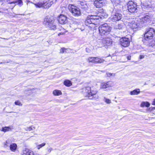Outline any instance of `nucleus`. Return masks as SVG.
I'll list each match as a JSON object with an SVG mask.
<instances>
[{"instance_id":"obj_1","label":"nucleus","mask_w":155,"mask_h":155,"mask_svg":"<svg viewBox=\"0 0 155 155\" xmlns=\"http://www.w3.org/2000/svg\"><path fill=\"white\" fill-rule=\"evenodd\" d=\"M97 15V14L96 13L94 15H88L85 21L86 25L91 28H94L97 24L96 21L101 18Z\"/></svg>"},{"instance_id":"obj_2","label":"nucleus","mask_w":155,"mask_h":155,"mask_svg":"<svg viewBox=\"0 0 155 155\" xmlns=\"http://www.w3.org/2000/svg\"><path fill=\"white\" fill-rule=\"evenodd\" d=\"M142 22L139 18H133L131 21L128 22V25L132 29H139L142 27Z\"/></svg>"},{"instance_id":"obj_3","label":"nucleus","mask_w":155,"mask_h":155,"mask_svg":"<svg viewBox=\"0 0 155 155\" xmlns=\"http://www.w3.org/2000/svg\"><path fill=\"white\" fill-rule=\"evenodd\" d=\"M44 24L51 29L55 30L56 28V26L54 23V21L53 17L46 16L44 19Z\"/></svg>"},{"instance_id":"obj_4","label":"nucleus","mask_w":155,"mask_h":155,"mask_svg":"<svg viewBox=\"0 0 155 155\" xmlns=\"http://www.w3.org/2000/svg\"><path fill=\"white\" fill-rule=\"evenodd\" d=\"M111 31V28L106 23L101 25L99 27V33L101 35H107Z\"/></svg>"},{"instance_id":"obj_5","label":"nucleus","mask_w":155,"mask_h":155,"mask_svg":"<svg viewBox=\"0 0 155 155\" xmlns=\"http://www.w3.org/2000/svg\"><path fill=\"white\" fill-rule=\"evenodd\" d=\"M154 33L155 31L153 28H147L144 34V39L143 40V41H145V40L148 41L152 39Z\"/></svg>"},{"instance_id":"obj_6","label":"nucleus","mask_w":155,"mask_h":155,"mask_svg":"<svg viewBox=\"0 0 155 155\" xmlns=\"http://www.w3.org/2000/svg\"><path fill=\"white\" fill-rule=\"evenodd\" d=\"M85 91L86 92L88 93L89 98L91 99L95 98L93 96L95 95L97 92V90L93 87H86L85 88Z\"/></svg>"},{"instance_id":"obj_7","label":"nucleus","mask_w":155,"mask_h":155,"mask_svg":"<svg viewBox=\"0 0 155 155\" xmlns=\"http://www.w3.org/2000/svg\"><path fill=\"white\" fill-rule=\"evenodd\" d=\"M68 8L72 15L75 16H78L81 14L80 9L77 6L72 4H70Z\"/></svg>"},{"instance_id":"obj_8","label":"nucleus","mask_w":155,"mask_h":155,"mask_svg":"<svg viewBox=\"0 0 155 155\" xmlns=\"http://www.w3.org/2000/svg\"><path fill=\"white\" fill-rule=\"evenodd\" d=\"M127 6L128 10L130 13L137 12V5L136 2L132 1H129L127 4Z\"/></svg>"},{"instance_id":"obj_9","label":"nucleus","mask_w":155,"mask_h":155,"mask_svg":"<svg viewBox=\"0 0 155 155\" xmlns=\"http://www.w3.org/2000/svg\"><path fill=\"white\" fill-rule=\"evenodd\" d=\"M52 2H47L46 1L43 2H39L35 4L36 7L41 8L43 7L46 8L49 7L52 5Z\"/></svg>"},{"instance_id":"obj_10","label":"nucleus","mask_w":155,"mask_h":155,"mask_svg":"<svg viewBox=\"0 0 155 155\" xmlns=\"http://www.w3.org/2000/svg\"><path fill=\"white\" fill-rule=\"evenodd\" d=\"M104 60L100 58L96 57H90L87 59V61L89 62L100 64L103 63Z\"/></svg>"},{"instance_id":"obj_11","label":"nucleus","mask_w":155,"mask_h":155,"mask_svg":"<svg viewBox=\"0 0 155 155\" xmlns=\"http://www.w3.org/2000/svg\"><path fill=\"white\" fill-rule=\"evenodd\" d=\"M120 42L121 46L125 47H128L130 43L129 39L126 37L121 38L120 40Z\"/></svg>"},{"instance_id":"obj_12","label":"nucleus","mask_w":155,"mask_h":155,"mask_svg":"<svg viewBox=\"0 0 155 155\" xmlns=\"http://www.w3.org/2000/svg\"><path fill=\"white\" fill-rule=\"evenodd\" d=\"M102 41L103 45L104 46H110L112 44V40L108 37H106L103 38Z\"/></svg>"},{"instance_id":"obj_13","label":"nucleus","mask_w":155,"mask_h":155,"mask_svg":"<svg viewBox=\"0 0 155 155\" xmlns=\"http://www.w3.org/2000/svg\"><path fill=\"white\" fill-rule=\"evenodd\" d=\"M152 18V16L149 13H147L145 14L141 18H140L141 21L142 22V25L143 26V24L145 23H146L149 21Z\"/></svg>"},{"instance_id":"obj_14","label":"nucleus","mask_w":155,"mask_h":155,"mask_svg":"<svg viewBox=\"0 0 155 155\" xmlns=\"http://www.w3.org/2000/svg\"><path fill=\"white\" fill-rule=\"evenodd\" d=\"M122 15L121 14L116 12L111 16L110 20L113 21H118L122 18Z\"/></svg>"},{"instance_id":"obj_15","label":"nucleus","mask_w":155,"mask_h":155,"mask_svg":"<svg viewBox=\"0 0 155 155\" xmlns=\"http://www.w3.org/2000/svg\"><path fill=\"white\" fill-rule=\"evenodd\" d=\"M113 83L111 81L103 82L101 83L100 85L101 89H106L113 86Z\"/></svg>"},{"instance_id":"obj_16","label":"nucleus","mask_w":155,"mask_h":155,"mask_svg":"<svg viewBox=\"0 0 155 155\" xmlns=\"http://www.w3.org/2000/svg\"><path fill=\"white\" fill-rule=\"evenodd\" d=\"M106 2L105 0H97L94 1V4L97 8H101L104 5Z\"/></svg>"},{"instance_id":"obj_17","label":"nucleus","mask_w":155,"mask_h":155,"mask_svg":"<svg viewBox=\"0 0 155 155\" xmlns=\"http://www.w3.org/2000/svg\"><path fill=\"white\" fill-rule=\"evenodd\" d=\"M58 20L60 24H65L67 22V17L64 15H61L58 17Z\"/></svg>"},{"instance_id":"obj_18","label":"nucleus","mask_w":155,"mask_h":155,"mask_svg":"<svg viewBox=\"0 0 155 155\" xmlns=\"http://www.w3.org/2000/svg\"><path fill=\"white\" fill-rule=\"evenodd\" d=\"M79 4L80 5V6L85 10H87L88 8V5L85 1L80 2Z\"/></svg>"},{"instance_id":"obj_19","label":"nucleus","mask_w":155,"mask_h":155,"mask_svg":"<svg viewBox=\"0 0 155 155\" xmlns=\"http://www.w3.org/2000/svg\"><path fill=\"white\" fill-rule=\"evenodd\" d=\"M13 128V126H10L8 127H2V129H0V130L1 131L5 132L7 131H11Z\"/></svg>"},{"instance_id":"obj_20","label":"nucleus","mask_w":155,"mask_h":155,"mask_svg":"<svg viewBox=\"0 0 155 155\" xmlns=\"http://www.w3.org/2000/svg\"><path fill=\"white\" fill-rule=\"evenodd\" d=\"M9 147L11 151L15 152L17 148V145L15 143H12L10 144Z\"/></svg>"},{"instance_id":"obj_21","label":"nucleus","mask_w":155,"mask_h":155,"mask_svg":"<svg viewBox=\"0 0 155 155\" xmlns=\"http://www.w3.org/2000/svg\"><path fill=\"white\" fill-rule=\"evenodd\" d=\"M125 27V25L123 23L120 24H117L114 26V28L116 29H120L124 28Z\"/></svg>"},{"instance_id":"obj_22","label":"nucleus","mask_w":155,"mask_h":155,"mask_svg":"<svg viewBox=\"0 0 155 155\" xmlns=\"http://www.w3.org/2000/svg\"><path fill=\"white\" fill-rule=\"evenodd\" d=\"M140 93L139 89H136L132 91H130V94L131 95H137Z\"/></svg>"},{"instance_id":"obj_23","label":"nucleus","mask_w":155,"mask_h":155,"mask_svg":"<svg viewBox=\"0 0 155 155\" xmlns=\"http://www.w3.org/2000/svg\"><path fill=\"white\" fill-rule=\"evenodd\" d=\"M150 106V104L148 102H143L140 104V106L142 107H148Z\"/></svg>"},{"instance_id":"obj_24","label":"nucleus","mask_w":155,"mask_h":155,"mask_svg":"<svg viewBox=\"0 0 155 155\" xmlns=\"http://www.w3.org/2000/svg\"><path fill=\"white\" fill-rule=\"evenodd\" d=\"M53 93V94L55 96H59L62 94L61 91L58 90H54Z\"/></svg>"},{"instance_id":"obj_25","label":"nucleus","mask_w":155,"mask_h":155,"mask_svg":"<svg viewBox=\"0 0 155 155\" xmlns=\"http://www.w3.org/2000/svg\"><path fill=\"white\" fill-rule=\"evenodd\" d=\"M64 85L68 87L72 85L71 82L69 80H66L64 82Z\"/></svg>"},{"instance_id":"obj_26","label":"nucleus","mask_w":155,"mask_h":155,"mask_svg":"<svg viewBox=\"0 0 155 155\" xmlns=\"http://www.w3.org/2000/svg\"><path fill=\"white\" fill-rule=\"evenodd\" d=\"M35 144L36 145V148L38 149L39 150L41 148L44 146L46 145V143H43L41 144H38V143H36Z\"/></svg>"},{"instance_id":"obj_27","label":"nucleus","mask_w":155,"mask_h":155,"mask_svg":"<svg viewBox=\"0 0 155 155\" xmlns=\"http://www.w3.org/2000/svg\"><path fill=\"white\" fill-rule=\"evenodd\" d=\"M11 142V141L10 140H7L4 143V146L5 147H7L9 146Z\"/></svg>"},{"instance_id":"obj_28","label":"nucleus","mask_w":155,"mask_h":155,"mask_svg":"<svg viewBox=\"0 0 155 155\" xmlns=\"http://www.w3.org/2000/svg\"><path fill=\"white\" fill-rule=\"evenodd\" d=\"M121 0H114L112 1L113 3L115 5H116L120 3Z\"/></svg>"},{"instance_id":"obj_29","label":"nucleus","mask_w":155,"mask_h":155,"mask_svg":"<svg viewBox=\"0 0 155 155\" xmlns=\"http://www.w3.org/2000/svg\"><path fill=\"white\" fill-rule=\"evenodd\" d=\"M11 3H16L21 6L22 5V1L21 0H17L16 1H15V2H11Z\"/></svg>"},{"instance_id":"obj_30","label":"nucleus","mask_w":155,"mask_h":155,"mask_svg":"<svg viewBox=\"0 0 155 155\" xmlns=\"http://www.w3.org/2000/svg\"><path fill=\"white\" fill-rule=\"evenodd\" d=\"M28 149L27 148H25L22 150V155H26L28 152Z\"/></svg>"},{"instance_id":"obj_31","label":"nucleus","mask_w":155,"mask_h":155,"mask_svg":"<svg viewBox=\"0 0 155 155\" xmlns=\"http://www.w3.org/2000/svg\"><path fill=\"white\" fill-rule=\"evenodd\" d=\"M35 129V127L33 126H30L29 127H27L25 129L27 131H30L32 130L33 129Z\"/></svg>"},{"instance_id":"obj_32","label":"nucleus","mask_w":155,"mask_h":155,"mask_svg":"<svg viewBox=\"0 0 155 155\" xmlns=\"http://www.w3.org/2000/svg\"><path fill=\"white\" fill-rule=\"evenodd\" d=\"M104 101L107 103L109 104L111 103V101L109 99L105 97L104 98Z\"/></svg>"},{"instance_id":"obj_33","label":"nucleus","mask_w":155,"mask_h":155,"mask_svg":"<svg viewBox=\"0 0 155 155\" xmlns=\"http://www.w3.org/2000/svg\"><path fill=\"white\" fill-rule=\"evenodd\" d=\"M68 51V49L62 48H61L60 50V52L62 53H64V52H67Z\"/></svg>"},{"instance_id":"obj_34","label":"nucleus","mask_w":155,"mask_h":155,"mask_svg":"<svg viewBox=\"0 0 155 155\" xmlns=\"http://www.w3.org/2000/svg\"><path fill=\"white\" fill-rule=\"evenodd\" d=\"M28 151V152L26 155H34V153L33 151L29 149Z\"/></svg>"},{"instance_id":"obj_35","label":"nucleus","mask_w":155,"mask_h":155,"mask_svg":"<svg viewBox=\"0 0 155 155\" xmlns=\"http://www.w3.org/2000/svg\"><path fill=\"white\" fill-rule=\"evenodd\" d=\"M15 104L16 105H18L19 106H22V104L19 101H15Z\"/></svg>"},{"instance_id":"obj_36","label":"nucleus","mask_w":155,"mask_h":155,"mask_svg":"<svg viewBox=\"0 0 155 155\" xmlns=\"http://www.w3.org/2000/svg\"><path fill=\"white\" fill-rule=\"evenodd\" d=\"M107 76L108 77H110L111 76H114L115 74L111 73H109V72L107 73Z\"/></svg>"},{"instance_id":"obj_37","label":"nucleus","mask_w":155,"mask_h":155,"mask_svg":"<svg viewBox=\"0 0 155 155\" xmlns=\"http://www.w3.org/2000/svg\"><path fill=\"white\" fill-rule=\"evenodd\" d=\"M144 55H140V59H142L144 58Z\"/></svg>"},{"instance_id":"obj_38","label":"nucleus","mask_w":155,"mask_h":155,"mask_svg":"<svg viewBox=\"0 0 155 155\" xmlns=\"http://www.w3.org/2000/svg\"><path fill=\"white\" fill-rule=\"evenodd\" d=\"M53 150V149L52 148H50L48 149V151L50 153Z\"/></svg>"},{"instance_id":"obj_39","label":"nucleus","mask_w":155,"mask_h":155,"mask_svg":"<svg viewBox=\"0 0 155 155\" xmlns=\"http://www.w3.org/2000/svg\"><path fill=\"white\" fill-rule=\"evenodd\" d=\"M152 104L155 105V98L154 99L153 101L152 102Z\"/></svg>"},{"instance_id":"obj_40","label":"nucleus","mask_w":155,"mask_h":155,"mask_svg":"<svg viewBox=\"0 0 155 155\" xmlns=\"http://www.w3.org/2000/svg\"><path fill=\"white\" fill-rule=\"evenodd\" d=\"M148 6L150 8H151L152 7V5H148Z\"/></svg>"},{"instance_id":"obj_41","label":"nucleus","mask_w":155,"mask_h":155,"mask_svg":"<svg viewBox=\"0 0 155 155\" xmlns=\"http://www.w3.org/2000/svg\"><path fill=\"white\" fill-rule=\"evenodd\" d=\"M130 58H131V57L130 56V57L128 56V57H127L128 59V60H130Z\"/></svg>"},{"instance_id":"obj_42","label":"nucleus","mask_w":155,"mask_h":155,"mask_svg":"<svg viewBox=\"0 0 155 155\" xmlns=\"http://www.w3.org/2000/svg\"><path fill=\"white\" fill-rule=\"evenodd\" d=\"M29 91H31V90H30Z\"/></svg>"}]
</instances>
